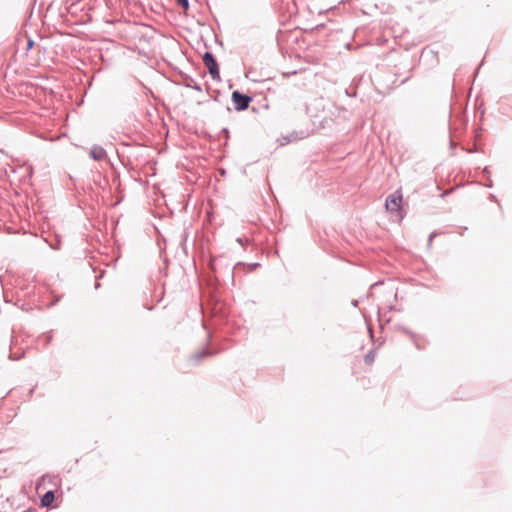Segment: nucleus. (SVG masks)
Returning a JSON list of instances; mask_svg holds the SVG:
<instances>
[{
    "label": "nucleus",
    "instance_id": "f257e3e1",
    "mask_svg": "<svg viewBox=\"0 0 512 512\" xmlns=\"http://www.w3.org/2000/svg\"><path fill=\"white\" fill-rule=\"evenodd\" d=\"M309 135V130H294L282 135L281 138L277 139V141H279L280 146H284L300 139L307 138Z\"/></svg>",
    "mask_w": 512,
    "mask_h": 512
},
{
    "label": "nucleus",
    "instance_id": "f03ea898",
    "mask_svg": "<svg viewBox=\"0 0 512 512\" xmlns=\"http://www.w3.org/2000/svg\"><path fill=\"white\" fill-rule=\"evenodd\" d=\"M402 204V193L396 190L390 194L385 201V207L389 212H400Z\"/></svg>",
    "mask_w": 512,
    "mask_h": 512
},
{
    "label": "nucleus",
    "instance_id": "7ed1b4c3",
    "mask_svg": "<svg viewBox=\"0 0 512 512\" xmlns=\"http://www.w3.org/2000/svg\"><path fill=\"white\" fill-rule=\"evenodd\" d=\"M232 101L235 109L244 110L248 108L250 102L252 101V98L247 95L241 94L238 91H234L232 93Z\"/></svg>",
    "mask_w": 512,
    "mask_h": 512
},
{
    "label": "nucleus",
    "instance_id": "20e7f679",
    "mask_svg": "<svg viewBox=\"0 0 512 512\" xmlns=\"http://www.w3.org/2000/svg\"><path fill=\"white\" fill-rule=\"evenodd\" d=\"M203 62L205 66L207 67L209 73L213 78L219 77V69L216 60L214 59L213 55L209 52H206L203 56Z\"/></svg>",
    "mask_w": 512,
    "mask_h": 512
},
{
    "label": "nucleus",
    "instance_id": "39448f33",
    "mask_svg": "<svg viewBox=\"0 0 512 512\" xmlns=\"http://www.w3.org/2000/svg\"><path fill=\"white\" fill-rule=\"evenodd\" d=\"M89 156L94 161H100L107 157L106 151L99 145H93L89 150Z\"/></svg>",
    "mask_w": 512,
    "mask_h": 512
},
{
    "label": "nucleus",
    "instance_id": "423d86ee",
    "mask_svg": "<svg viewBox=\"0 0 512 512\" xmlns=\"http://www.w3.org/2000/svg\"><path fill=\"white\" fill-rule=\"evenodd\" d=\"M55 495L53 491H47L41 498L43 506H49L54 501Z\"/></svg>",
    "mask_w": 512,
    "mask_h": 512
},
{
    "label": "nucleus",
    "instance_id": "0eeeda50",
    "mask_svg": "<svg viewBox=\"0 0 512 512\" xmlns=\"http://www.w3.org/2000/svg\"><path fill=\"white\" fill-rule=\"evenodd\" d=\"M210 355H212L211 352H209L207 349H203L200 352L194 354L191 357V360L197 363L200 359H202L204 357H207V356H210Z\"/></svg>",
    "mask_w": 512,
    "mask_h": 512
},
{
    "label": "nucleus",
    "instance_id": "6e6552de",
    "mask_svg": "<svg viewBox=\"0 0 512 512\" xmlns=\"http://www.w3.org/2000/svg\"><path fill=\"white\" fill-rule=\"evenodd\" d=\"M36 136H37V137H40V138H42V139H44V140L54 141V140H56V139H60V138H62V137H66V136H67V134H66V133H62V134H59V135H57V136H50V137H49V136H47L44 132H40V131H39V133H37V134H36Z\"/></svg>",
    "mask_w": 512,
    "mask_h": 512
},
{
    "label": "nucleus",
    "instance_id": "1a4fd4ad",
    "mask_svg": "<svg viewBox=\"0 0 512 512\" xmlns=\"http://www.w3.org/2000/svg\"><path fill=\"white\" fill-rule=\"evenodd\" d=\"M365 360H366V362H367V363H369V364H370V363H372V362H373V360H374V355H373V353H372V352H369V353L366 355Z\"/></svg>",
    "mask_w": 512,
    "mask_h": 512
},
{
    "label": "nucleus",
    "instance_id": "9d476101",
    "mask_svg": "<svg viewBox=\"0 0 512 512\" xmlns=\"http://www.w3.org/2000/svg\"><path fill=\"white\" fill-rule=\"evenodd\" d=\"M178 4L181 5L185 10L188 9V0H177Z\"/></svg>",
    "mask_w": 512,
    "mask_h": 512
},
{
    "label": "nucleus",
    "instance_id": "9b49d317",
    "mask_svg": "<svg viewBox=\"0 0 512 512\" xmlns=\"http://www.w3.org/2000/svg\"><path fill=\"white\" fill-rule=\"evenodd\" d=\"M433 236H434V234H430V236H429V244H431Z\"/></svg>",
    "mask_w": 512,
    "mask_h": 512
},
{
    "label": "nucleus",
    "instance_id": "f8f14e48",
    "mask_svg": "<svg viewBox=\"0 0 512 512\" xmlns=\"http://www.w3.org/2000/svg\"><path fill=\"white\" fill-rule=\"evenodd\" d=\"M23 512H36L34 509H26Z\"/></svg>",
    "mask_w": 512,
    "mask_h": 512
},
{
    "label": "nucleus",
    "instance_id": "ddd939ff",
    "mask_svg": "<svg viewBox=\"0 0 512 512\" xmlns=\"http://www.w3.org/2000/svg\"><path fill=\"white\" fill-rule=\"evenodd\" d=\"M32 46H33V42L30 40V41L28 42V48H31Z\"/></svg>",
    "mask_w": 512,
    "mask_h": 512
},
{
    "label": "nucleus",
    "instance_id": "4468645a",
    "mask_svg": "<svg viewBox=\"0 0 512 512\" xmlns=\"http://www.w3.org/2000/svg\"><path fill=\"white\" fill-rule=\"evenodd\" d=\"M201 134L206 135V130H201Z\"/></svg>",
    "mask_w": 512,
    "mask_h": 512
}]
</instances>
